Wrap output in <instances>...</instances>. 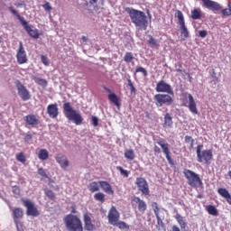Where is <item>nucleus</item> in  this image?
Listing matches in <instances>:
<instances>
[{"label": "nucleus", "mask_w": 231, "mask_h": 231, "mask_svg": "<svg viewBox=\"0 0 231 231\" xmlns=\"http://www.w3.org/2000/svg\"><path fill=\"white\" fill-rule=\"evenodd\" d=\"M125 12L128 14L131 22L136 28H139V30H147L149 20H147V15H145L143 11H139L133 7H126Z\"/></svg>", "instance_id": "obj_1"}, {"label": "nucleus", "mask_w": 231, "mask_h": 231, "mask_svg": "<svg viewBox=\"0 0 231 231\" xmlns=\"http://www.w3.org/2000/svg\"><path fill=\"white\" fill-rule=\"evenodd\" d=\"M63 114L67 120L73 122L76 125H81L84 122V117L77 110L73 109L71 103L66 102L63 104Z\"/></svg>", "instance_id": "obj_2"}, {"label": "nucleus", "mask_w": 231, "mask_h": 231, "mask_svg": "<svg viewBox=\"0 0 231 231\" xmlns=\"http://www.w3.org/2000/svg\"><path fill=\"white\" fill-rule=\"evenodd\" d=\"M8 10H9V12H11V14H13V15H15V17H17V19L20 21L22 26H23L25 32H27V33H28V35H30V37H32V39H39V37H41V34H39V29H33V27H32V25L28 24V22H26V20H24V17L21 16L19 12H17V10H15V8H14V6H9Z\"/></svg>", "instance_id": "obj_3"}, {"label": "nucleus", "mask_w": 231, "mask_h": 231, "mask_svg": "<svg viewBox=\"0 0 231 231\" xmlns=\"http://www.w3.org/2000/svg\"><path fill=\"white\" fill-rule=\"evenodd\" d=\"M63 221L68 231H84L82 220L77 215L69 214L63 218Z\"/></svg>", "instance_id": "obj_4"}, {"label": "nucleus", "mask_w": 231, "mask_h": 231, "mask_svg": "<svg viewBox=\"0 0 231 231\" xmlns=\"http://www.w3.org/2000/svg\"><path fill=\"white\" fill-rule=\"evenodd\" d=\"M183 174L188 181V185H189V187H192V189L203 187V180H201L199 174L189 169H184Z\"/></svg>", "instance_id": "obj_5"}, {"label": "nucleus", "mask_w": 231, "mask_h": 231, "mask_svg": "<svg viewBox=\"0 0 231 231\" xmlns=\"http://www.w3.org/2000/svg\"><path fill=\"white\" fill-rule=\"evenodd\" d=\"M202 144H199L197 146V158L199 163H210L212 162V158H214V154L212 150H204Z\"/></svg>", "instance_id": "obj_6"}, {"label": "nucleus", "mask_w": 231, "mask_h": 231, "mask_svg": "<svg viewBox=\"0 0 231 231\" xmlns=\"http://www.w3.org/2000/svg\"><path fill=\"white\" fill-rule=\"evenodd\" d=\"M175 17H177L179 21L178 23L180 30V38L182 41H187L189 32L187 25L185 24V16H183V13L180 10H177L175 13Z\"/></svg>", "instance_id": "obj_7"}, {"label": "nucleus", "mask_w": 231, "mask_h": 231, "mask_svg": "<svg viewBox=\"0 0 231 231\" xmlns=\"http://www.w3.org/2000/svg\"><path fill=\"white\" fill-rule=\"evenodd\" d=\"M182 104L185 107H188L192 115H198V105L194 97L191 94L184 93L182 97Z\"/></svg>", "instance_id": "obj_8"}, {"label": "nucleus", "mask_w": 231, "mask_h": 231, "mask_svg": "<svg viewBox=\"0 0 231 231\" xmlns=\"http://www.w3.org/2000/svg\"><path fill=\"white\" fill-rule=\"evenodd\" d=\"M153 100L157 107H162L163 106H172L174 99L171 97V94H156L153 97Z\"/></svg>", "instance_id": "obj_9"}, {"label": "nucleus", "mask_w": 231, "mask_h": 231, "mask_svg": "<svg viewBox=\"0 0 231 231\" xmlns=\"http://www.w3.org/2000/svg\"><path fill=\"white\" fill-rule=\"evenodd\" d=\"M15 86L18 91V96L23 102H26L32 98V94L30 93V90H28V88H26V87L23 86L21 81L17 80L15 82Z\"/></svg>", "instance_id": "obj_10"}, {"label": "nucleus", "mask_w": 231, "mask_h": 231, "mask_svg": "<svg viewBox=\"0 0 231 231\" xmlns=\"http://www.w3.org/2000/svg\"><path fill=\"white\" fill-rule=\"evenodd\" d=\"M22 203L27 208V216H32L33 217L41 216V212H39V209H37V207H35V204L32 200L22 199Z\"/></svg>", "instance_id": "obj_11"}, {"label": "nucleus", "mask_w": 231, "mask_h": 231, "mask_svg": "<svg viewBox=\"0 0 231 231\" xmlns=\"http://www.w3.org/2000/svg\"><path fill=\"white\" fill-rule=\"evenodd\" d=\"M135 185L138 188L139 192L142 193V196H149V183L143 177H139L136 179Z\"/></svg>", "instance_id": "obj_12"}, {"label": "nucleus", "mask_w": 231, "mask_h": 231, "mask_svg": "<svg viewBox=\"0 0 231 231\" xmlns=\"http://www.w3.org/2000/svg\"><path fill=\"white\" fill-rule=\"evenodd\" d=\"M155 91H157V93H167V95L174 96V90H172V87L171 84L165 82V80H160L157 83Z\"/></svg>", "instance_id": "obj_13"}, {"label": "nucleus", "mask_w": 231, "mask_h": 231, "mask_svg": "<svg viewBox=\"0 0 231 231\" xmlns=\"http://www.w3.org/2000/svg\"><path fill=\"white\" fill-rule=\"evenodd\" d=\"M157 143L162 149V152L165 154L168 163H170V165H173L174 162H172V157H171V149H169V143H165V139L163 138H159L157 140Z\"/></svg>", "instance_id": "obj_14"}, {"label": "nucleus", "mask_w": 231, "mask_h": 231, "mask_svg": "<svg viewBox=\"0 0 231 231\" xmlns=\"http://www.w3.org/2000/svg\"><path fill=\"white\" fill-rule=\"evenodd\" d=\"M132 207L133 208H137L141 214H145V210H147V203L140 199V197H133Z\"/></svg>", "instance_id": "obj_15"}, {"label": "nucleus", "mask_w": 231, "mask_h": 231, "mask_svg": "<svg viewBox=\"0 0 231 231\" xmlns=\"http://www.w3.org/2000/svg\"><path fill=\"white\" fill-rule=\"evenodd\" d=\"M16 60L19 64H26V62H28V56L26 55L23 42H19V47L16 52Z\"/></svg>", "instance_id": "obj_16"}, {"label": "nucleus", "mask_w": 231, "mask_h": 231, "mask_svg": "<svg viewBox=\"0 0 231 231\" xmlns=\"http://www.w3.org/2000/svg\"><path fill=\"white\" fill-rule=\"evenodd\" d=\"M107 219L109 225H113V226L120 221V213L115 206H113L108 211Z\"/></svg>", "instance_id": "obj_17"}, {"label": "nucleus", "mask_w": 231, "mask_h": 231, "mask_svg": "<svg viewBox=\"0 0 231 231\" xmlns=\"http://www.w3.org/2000/svg\"><path fill=\"white\" fill-rule=\"evenodd\" d=\"M93 217V215L89 212H85L83 214V221H84V225H85V230L87 231H95V224H93V220L91 219V217Z\"/></svg>", "instance_id": "obj_18"}, {"label": "nucleus", "mask_w": 231, "mask_h": 231, "mask_svg": "<svg viewBox=\"0 0 231 231\" xmlns=\"http://www.w3.org/2000/svg\"><path fill=\"white\" fill-rule=\"evenodd\" d=\"M202 3L206 8H208L213 12H219V10H223V7L217 2H214L212 0H202Z\"/></svg>", "instance_id": "obj_19"}, {"label": "nucleus", "mask_w": 231, "mask_h": 231, "mask_svg": "<svg viewBox=\"0 0 231 231\" xmlns=\"http://www.w3.org/2000/svg\"><path fill=\"white\" fill-rule=\"evenodd\" d=\"M55 160L61 169H68V167H69V161L66 155L58 153L55 156Z\"/></svg>", "instance_id": "obj_20"}, {"label": "nucleus", "mask_w": 231, "mask_h": 231, "mask_svg": "<svg viewBox=\"0 0 231 231\" xmlns=\"http://www.w3.org/2000/svg\"><path fill=\"white\" fill-rule=\"evenodd\" d=\"M47 115H49L50 118H57L59 116V106L57 103L48 105Z\"/></svg>", "instance_id": "obj_21"}, {"label": "nucleus", "mask_w": 231, "mask_h": 231, "mask_svg": "<svg viewBox=\"0 0 231 231\" xmlns=\"http://www.w3.org/2000/svg\"><path fill=\"white\" fill-rule=\"evenodd\" d=\"M104 89L107 93H110L108 95V100H110L112 102V104H115V106H116V107H120V98H118V96H116V94H115V93H111V89L106 87H104Z\"/></svg>", "instance_id": "obj_22"}, {"label": "nucleus", "mask_w": 231, "mask_h": 231, "mask_svg": "<svg viewBox=\"0 0 231 231\" xmlns=\"http://www.w3.org/2000/svg\"><path fill=\"white\" fill-rule=\"evenodd\" d=\"M24 120H25V124H27V125H31L32 127H35V125H39V119L33 114L27 115L24 117Z\"/></svg>", "instance_id": "obj_23"}, {"label": "nucleus", "mask_w": 231, "mask_h": 231, "mask_svg": "<svg viewBox=\"0 0 231 231\" xmlns=\"http://www.w3.org/2000/svg\"><path fill=\"white\" fill-rule=\"evenodd\" d=\"M99 186L101 187L102 190H104V192H106V194H110L111 196L115 194V190H113V187L111 186V184H109V182L106 180H100Z\"/></svg>", "instance_id": "obj_24"}, {"label": "nucleus", "mask_w": 231, "mask_h": 231, "mask_svg": "<svg viewBox=\"0 0 231 231\" xmlns=\"http://www.w3.org/2000/svg\"><path fill=\"white\" fill-rule=\"evenodd\" d=\"M217 193L219 194V196H221V198H224V199L226 200L228 205H231V195L228 189L225 188H218Z\"/></svg>", "instance_id": "obj_25"}, {"label": "nucleus", "mask_w": 231, "mask_h": 231, "mask_svg": "<svg viewBox=\"0 0 231 231\" xmlns=\"http://www.w3.org/2000/svg\"><path fill=\"white\" fill-rule=\"evenodd\" d=\"M24 216V213L23 211V208H15L13 209V219L14 221H20V219H23V217Z\"/></svg>", "instance_id": "obj_26"}, {"label": "nucleus", "mask_w": 231, "mask_h": 231, "mask_svg": "<svg viewBox=\"0 0 231 231\" xmlns=\"http://www.w3.org/2000/svg\"><path fill=\"white\" fill-rule=\"evenodd\" d=\"M172 116H171V114L166 113L164 116V123L162 125V127L171 128L172 127Z\"/></svg>", "instance_id": "obj_27"}, {"label": "nucleus", "mask_w": 231, "mask_h": 231, "mask_svg": "<svg viewBox=\"0 0 231 231\" xmlns=\"http://www.w3.org/2000/svg\"><path fill=\"white\" fill-rule=\"evenodd\" d=\"M154 205H155V208L153 209V212L157 219V226H163V220H162V217H160V208H158L157 203H154Z\"/></svg>", "instance_id": "obj_28"}, {"label": "nucleus", "mask_w": 231, "mask_h": 231, "mask_svg": "<svg viewBox=\"0 0 231 231\" xmlns=\"http://www.w3.org/2000/svg\"><path fill=\"white\" fill-rule=\"evenodd\" d=\"M38 158L44 162L50 158V152L46 149H41L38 152Z\"/></svg>", "instance_id": "obj_29"}, {"label": "nucleus", "mask_w": 231, "mask_h": 231, "mask_svg": "<svg viewBox=\"0 0 231 231\" xmlns=\"http://www.w3.org/2000/svg\"><path fill=\"white\" fill-rule=\"evenodd\" d=\"M175 219L177 220V223H179L181 230H185V228H187V222L185 221V217H181L180 214H177L175 216Z\"/></svg>", "instance_id": "obj_30"}, {"label": "nucleus", "mask_w": 231, "mask_h": 231, "mask_svg": "<svg viewBox=\"0 0 231 231\" xmlns=\"http://www.w3.org/2000/svg\"><path fill=\"white\" fill-rule=\"evenodd\" d=\"M190 17L191 19H193V21H198L201 19V9L194 8L193 10H191Z\"/></svg>", "instance_id": "obj_31"}, {"label": "nucleus", "mask_w": 231, "mask_h": 231, "mask_svg": "<svg viewBox=\"0 0 231 231\" xmlns=\"http://www.w3.org/2000/svg\"><path fill=\"white\" fill-rule=\"evenodd\" d=\"M88 189L90 192H98L100 190V181H93L88 185Z\"/></svg>", "instance_id": "obj_32"}, {"label": "nucleus", "mask_w": 231, "mask_h": 231, "mask_svg": "<svg viewBox=\"0 0 231 231\" xmlns=\"http://www.w3.org/2000/svg\"><path fill=\"white\" fill-rule=\"evenodd\" d=\"M206 210L210 216H218L219 212L217 211V208H216L213 205H208L206 208Z\"/></svg>", "instance_id": "obj_33"}, {"label": "nucleus", "mask_w": 231, "mask_h": 231, "mask_svg": "<svg viewBox=\"0 0 231 231\" xmlns=\"http://www.w3.org/2000/svg\"><path fill=\"white\" fill-rule=\"evenodd\" d=\"M125 158H126V160H130L131 162H133V160H134V151L132 149L125 150Z\"/></svg>", "instance_id": "obj_34"}, {"label": "nucleus", "mask_w": 231, "mask_h": 231, "mask_svg": "<svg viewBox=\"0 0 231 231\" xmlns=\"http://www.w3.org/2000/svg\"><path fill=\"white\" fill-rule=\"evenodd\" d=\"M221 14L223 17H230L231 15V2L227 4V8L222 9Z\"/></svg>", "instance_id": "obj_35"}, {"label": "nucleus", "mask_w": 231, "mask_h": 231, "mask_svg": "<svg viewBox=\"0 0 231 231\" xmlns=\"http://www.w3.org/2000/svg\"><path fill=\"white\" fill-rule=\"evenodd\" d=\"M148 43L152 48H160V43H158V40H156L152 36H149Z\"/></svg>", "instance_id": "obj_36"}, {"label": "nucleus", "mask_w": 231, "mask_h": 231, "mask_svg": "<svg viewBox=\"0 0 231 231\" xmlns=\"http://www.w3.org/2000/svg\"><path fill=\"white\" fill-rule=\"evenodd\" d=\"M33 80L36 84H38V86H42L43 88H46V86H48V81H46V79H44L34 77Z\"/></svg>", "instance_id": "obj_37"}, {"label": "nucleus", "mask_w": 231, "mask_h": 231, "mask_svg": "<svg viewBox=\"0 0 231 231\" xmlns=\"http://www.w3.org/2000/svg\"><path fill=\"white\" fill-rule=\"evenodd\" d=\"M94 199L99 201V203H104V201H106V195L102 192L96 193L94 195Z\"/></svg>", "instance_id": "obj_38"}, {"label": "nucleus", "mask_w": 231, "mask_h": 231, "mask_svg": "<svg viewBox=\"0 0 231 231\" xmlns=\"http://www.w3.org/2000/svg\"><path fill=\"white\" fill-rule=\"evenodd\" d=\"M114 226H117V228H120V230H129V226L125 224V222L120 220L117 221Z\"/></svg>", "instance_id": "obj_39"}, {"label": "nucleus", "mask_w": 231, "mask_h": 231, "mask_svg": "<svg viewBox=\"0 0 231 231\" xmlns=\"http://www.w3.org/2000/svg\"><path fill=\"white\" fill-rule=\"evenodd\" d=\"M44 194L49 199H51V201H55V192H53L51 189H45Z\"/></svg>", "instance_id": "obj_40"}, {"label": "nucleus", "mask_w": 231, "mask_h": 231, "mask_svg": "<svg viewBox=\"0 0 231 231\" xmlns=\"http://www.w3.org/2000/svg\"><path fill=\"white\" fill-rule=\"evenodd\" d=\"M124 60L127 64L133 62V60H134V56L133 55V52H126L125 54Z\"/></svg>", "instance_id": "obj_41"}, {"label": "nucleus", "mask_w": 231, "mask_h": 231, "mask_svg": "<svg viewBox=\"0 0 231 231\" xmlns=\"http://www.w3.org/2000/svg\"><path fill=\"white\" fill-rule=\"evenodd\" d=\"M16 160L20 163H26V155H24V152H19L16 154Z\"/></svg>", "instance_id": "obj_42"}, {"label": "nucleus", "mask_w": 231, "mask_h": 231, "mask_svg": "<svg viewBox=\"0 0 231 231\" xmlns=\"http://www.w3.org/2000/svg\"><path fill=\"white\" fill-rule=\"evenodd\" d=\"M135 73H142L143 77H147L148 75L147 69H145V68L141 66L136 67Z\"/></svg>", "instance_id": "obj_43"}, {"label": "nucleus", "mask_w": 231, "mask_h": 231, "mask_svg": "<svg viewBox=\"0 0 231 231\" xmlns=\"http://www.w3.org/2000/svg\"><path fill=\"white\" fill-rule=\"evenodd\" d=\"M185 143H189L190 149L194 148V138H192L190 135H186Z\"/></svg>", "instance_id": "obj_44"}, {"label": "nucleus", "mask_w": 231, "mask_h": 231, "mask_svg": "<svg viewBox=\"0 0 231 231\" xmlns=\"http://www.w3.org/2000/svg\"><path fill=\"white\" fill-rule=\"evenodd\" d=\"M116 170L119 171L120 174H122V176H125V178H129V172L127 171V170H124L122 166H116Z\"/></svg>", "instance_id": "obj_45"}, {"label": "nucleus", "mask_w": 231, "mask_h": 231, "mask_svg": "<svg viewBox=\"0 0 231 231\" xmlns=\"http://www.w3.org/2000/svg\"><path fill=\"white\" fill-rule=\"evenodd\" d=\"M14 225L16 226L17 231H24V226L20 220L14 221Z\"/></svg>", "instance_id": "obj_46"}, {"label": "nucleus", "mask_w": 231, "mask_h": 231, "mask_svg": "<svg viewBox=\"0 0 231 231\" xmlns=\"http://www.w3.org/2000/svg\"><path fill=\"white\" fill-rule=\"evenodd\" d=\"M12 190L15 196H21V188L19 186H13Z\"/></svg>", "instance_id": "obj_47"}, {"label": "nucleus", "mask_w": 231, "mask_h": 231, "mask_svg": "<svg viewBox=\"0 0 231 231\" xmlns=\"http://www.w3.org/2000/svg\"><path fill=\"white\" fill-rule=\"evenodd\" d=\"M128 87L130 88V91L131 93H133L134 95H136V88H134V85H133V81H131V79H128Z\"/></svg>", "instance_id": "obj_48"}, {"label": "nucleus", "mask_w": 231, "mask_h": 231, "mask_svg": "<svg viewBox=\"0 0 231 231\" xmlns=\"http://www.w3.org/2000/svg\"><path fill=\"white\" fill-rule=\"evenodd\" d=\"M41 60L44 66H50V60L46 56L41 55Z\"/></svg>", "instance_id": "obj_49"}, {"label": "nucleus", "mask_w": 231, "mask_h": 231, "mask_svg": "<svg viewBox=\"0 0 231 231\" xmlns=\"http://www.w3.org/2000/svg\"><path fill=\"white\" fill-rule=\"evenodd\" d=\"M42 8H44L45 12H51L52 7L51 5H50V2H46L44 5H42Z\"/></svg>", "instance_id": "obj_50"}, {"label": "nucleus", "mask_w": 231, "mask_h": 231, "mask_svg": "<svg viewBox=\"0 0 231 231\" xmlns=\"http://www.w3.org/2000/svg\"><path fill=\"white\" fill-rule=\"evenodd\" d=\"M38 174L42 176V178H48V174H46V171H44V168L38 169Z\"/></svg>", "instance_id": "obj_51"}, {"label": "nucleus", "mask_w": 231, "mask_h": 231, "mask_svg": "<svg viewBox=\"0 0 231 231\" xmlns=\"http://www.w3.org/2000/svg\"><path fill=\"white\" fill-rule=\"evenodd\" d=\"M208 35V32L206 30L199 31V37H201V39H205Z\"/></svg>", "instance_id": "obj_52"}, {"label": "nucleus", "mask_w": 231, "mask_h": 231, "mask_svg": "<svg viewBox=\"0 0 231 231\" xmlns=\"http://www.w3.org/2000/svg\"><path fill=\"white\" fill-rule=\"evenodd\" d=\"M91 122H92L94 127H97L98 126V117L92 116L91 117Z\"/></svg>", "instance_id": "obj_53"}, {"label": "nucleus", "mask_w": 231, "mask_h": 231, "mask_svg": "<svg viewBox=\"0 0 231 231\" xmlns=\"http://www.w3.org/2000/svg\"><path fill=\"white\" fill-rule=\"evenodd\" d=\"M32 138H33V135L30 132H28L25 135L24 140H25V142H30V140H32Z\"/></svg>", "instance_id": "obj_54"}, {"label": "nucleus", "mask_w": 231, "mask_h": 231, "mask_svg": "<svg viewBox=\"0 0 231 231\" xmlns=\"http://www.w3.org/2000/svg\"><path fill=\"white\" fill-rule=\"evenodd\" d=\"M154 152H157L158 154H160V152H162V150L160 149V147H158L157 145L154 146Z\"/></svg>", "instance_id": "obj_55"}, {"label": "nucleus", "mask_w": 231, "mask_h": 231, "mask_svg": "<svg viewBox=\"0 0 231 231\" xmlns=\"http://www.w3.org/2000/svg\"><path fill=\"white\" fill-rule=\"evenodd\" d=\"M171 230H172V231H181V230L180 229V227H178V226H172Z\"/></svg>", "instance_id": "obj_56"}, {"label": "nucleus", "mask_w": 231, "mask_h": 231, "mask_svg": "<svg viewBox=\"0 0 231 231\" xmlns=\"http://www.w3.org/2000/svg\"><path fill=\"white\" fill-rule=\"evenodd\" d=\"M90 5H97L98 3V0H89Z\"/></svg>", "instance_id": "obj_57"}, {"label": "nucleus", "mask_w": 231, "mask_h": 231, "mask_svg": "<svg viewBox=\"0 0 231 231\" xmlns=\"http://www.w3.org/2000/svg\"><path fill=\"white\" fill-rule=\"evenodd\" d=\"M82 41H83L84 42H88V37L82 36Z\"/></svg>", "instance_id": "obj_58"}, {"label": "nucleus", "mask_w": 231, "mask_h": 231, "mask_svg": "<svg viewBox=\"0 0 231 231\" xmlns=\"http://www.w3.org/2000/svg\"><path fill=\"white\" fill-rule=\"evenodd\" d=\"M176 71L177 73H183V70L181 69H177Z\"/></svg>", "instance_id": "obj_59"}, {"label": "nucleus", "mask_w": 231, "mask_h": 231, "mask_svg": "<svg viewBox=\"0 0 231 231\" xmlns=\"http://www.w3.org/2000/svg\"><path fill=\"white\" fill-rule=\"evenodd\" d=\"M23 4H14V6H16L17 8H19V6H23Z\"/></svg>", "instance_id": "obj_60"}, {"label": "nucleus", "mask_w": 231, "mask_h": 231, "mask_svg": "<svg viewBox=\"0 0 231 231\" xmlns=\"http://www.w3.org/2000/svg\"><path fill=\"white\" fill-rule=\"evenodd\" d=\"M71 212L72 214H77V211L75 209H73Z\"/></svg>", "instance_id": "obj_61"}, {"label": "nucleus", "mask_w": 231, "mask_h": 231, "mask_svg": "<svg viewBox=\"0 0 231 231\" xmlns=\"http://www.w3.org/2000/svg\"><path fill=\"white\" fill-rule=\"evenodd\" d=\"M2 41H3V38H2V37H0V42H2Z\"/></svg>", "instance_id": "obj_62"}, {"label": "nucleus", "mask_w": 231, "mask_h": 231, "mask_svg": "<svg viewBox=\"0 0 231 231\" xmlns=\"http://www.w3.org/2000/svg\"><path fill=\"white\" fill-rule=\"evenodd\" d=\"M140 1H145V0H140Z\"/></svg>", "instance_id": "obj_63"}]
</instances>
